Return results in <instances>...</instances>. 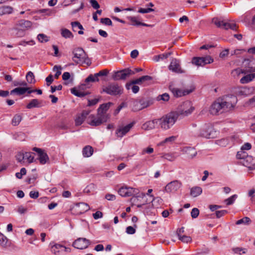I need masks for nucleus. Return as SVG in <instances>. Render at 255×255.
Returning <instances> with one entry per match:
<instances>
[{
    "instance_id": "f8f14e48",
    "label": "nucleus",
    "mask_w": 255,
    "mask_h": 255,
    "mask_svg": "<svg viewBox=\"0 0 255 255\" xmlns=\"http://www.w3.org/2000/svg\"><path fill=\"white\" fill-rule=\"evenodd\" d=\"M90 244V240L84 238H79L73 243L72 246L77 249L84 250L87 249Z\"/></svg>"
},
{
    "instance_id": "79ce46f5",
    "label": "nucleus",
    "mask_w": 255,
    "mask_h": 255,
    "mask_svg": "<svg viewBox=\"0 0 255 255\" xmlns=\"http://www.w3.org/2000/svg\"><path fill=\"white\" fill-rule=\"evenodd\" d=\"M34 153L30 152H26L24 153V160H27L28 163H31L33 161L34 156L32 155Z\"/></svg>"
},
{
    "instance_id": "20e7f679",
    "label": "nucleus",
    "mask_w": 255,
    "mask_h": 255,
    "mask_svg": "<svg viewBox=\"0 0 255 255\" xmlns=\"http://www.w3.org/2000/svg\"><path fill=\"white\" fill-rule=\"evenodd\" d=\"M119 194L122 197H129L133 196L130 199V202L132 203L134 202L138 197H142L145 196V194L142 193L140 195H137L139 191L138 189L133 188L129 187H122L120 188L118 191Z\"/></svg>"
},
{
    "instance_id": "13d9d810",
    "label": "nucleus",
    "mask_w": 255,
    "mask_h": 255,
    "mask_svg": "<svg viewBox=\"0 0 255 255\" xmlns=\"http://www.w3.org/2000/svg\"><path fill=\"white\" fill-rule=\"evenodd\" d=\"M34 44H35V42L32 40L27 41H25V40H22V41H21L19 43V45H22L24 46H25L26 45H34Z\"/></svg>"
},
{
    "instance_id": "412c9836",
    "label": "nucleus",
    "mask_w": 255,
    "mask_h": 255,
    "mask_svg": "<svg viewBox=\"0 0 255 255\" xmlns=\"http://www.w3.org/2000/svg\"><path fill=\"white\" fill-rule=\"evenodd\" d=\"M90 209L89 206L85 203H79L76 204L75 210L78 214H83Z\"/></svg>"
},
{
    "instance_id": "774afa93",
    "label": "nucleus",
    "mask_w": 255,
    "mask_h": 255,
    "mask_svg": "<svg viewBox=\"0 0 255 255\" xmlns=\"http://www.w3.org/2000/svg\"><path fill=\"white\" fill-rule=\"evenodd\" d=\"M90 3L92 6L96 9H98L100 7V5L96 0H91Z\"/></svg>"
},
{
    "instance_id": "69168bd1",
    "label": "nucleus",
    "mask_w": 255,
    "mask_h": 255,
    "mask_svg": "<svg viewBox=\"0 0 255 255\" xmlns=\"http://www.w3.org/2000/svg\"><path fill=\"white\" fill-rule=\"evenodd\" d=\"M126 233L128 234L132 235L135 233V230L131 226H128L126 228Z\"/></svg>"
},
{
    "instance_id": "9b49d317",
    "label": "nucleus",
    "mask_w": 255,
    "mask_h": 255,
    "mask_svg": "<svg viewBox=\"0 0 255 255\" xmlns=\"http://www.w3.org/2000/svg\"><path fill=\"white\" fill-rule=\"evenodd\" d=\"M213 59L210 56L205 57H194L192 58V63L197 66H204L213 62Z\"/></svg>"
},
{
    "instance_id": "680f3d73",
    "label": "nucleus",
    "mask_w": 255,
    "mask_h": 255,
    "mask_svg": "<svg viewBox=\"0 0 255 255\" xmlns=\"http://www.w3.org/2000/svg\"><path fill=\"white\" fill-rule=\"evenodd\" d=\"M227 213H228V211L225 210H221V211H217L216 212V216L217 218H219L224 216Z\"/></svg>"
},
{
    "instance_id": "338daca9",
    "label": "nucleus",
    "mask_w": 255,
    "mask_h": 255,
    "mask_svg": "<svg viewBox=\"0 0 255 255\" xmlns=\"http://www.w3.org/2000/svg\"><path fill=\"white\" fill-rule=\"evenodd\" d=\"M45 81L46 82V85L47 86H50V85L53 82V76L51 74H50L48 77L46 78Z\"/></svg>"
},
{
    "instance_id": "f257e3e1",
    "label": "nucleus",
    "mask_w": 255,
    "mask_h": 255,
    "mask_svg": "<svg viewBox=\"0 0 255 255\" xmlns=\"http://www.w3.org/2000/svg\"><path fill=\"white\" fill-rule=\"evenodd\" d=\"M231 100L226 99H218L211 106L210 112L212 115H218L226 112L232 109L237 102V98L235 96L231 95Z\"/></svg>"
},
{
    "instance_id": "f03ea898",
    "label": "nucleus",
    "mask_w": 255,
    "mask_h": 255,
    "mask_svg": "<svg viewBox=\"0 0 255 255\" xmlns=\"http://www.w3.org/2000/svg\"><path fill=\"white\" fill-rule=\"evenodd\" d=\"M112 103L109 102L108 103L103 104L100 105L97 110V117L93 115H91L89 117V119H91L88 122L89 124L92 126H98L103 123L106 122L109 119V116L106 113V112L110 108Z\"/></svg>"
},
{
    "instance_id": "6e6d98bb",
    "label": "nucleus",
    "mask_w": 255,
    "mask_h": 255,
    "mask_svg": "<svg viewBox=\"0 0 255 255\" xmlns=\"http://www.w3.org/2000/svg\"><path fill=\"white\" fill-rule=\"evenodd\" d=\"M101 22L106 25H112V21L109 18H102L101 19Z\"/></svg>"
},
{
    "instance_id": "dca6fc26",
    "label": "nucleus",
    "mask_w": 255,
    "mask_h": 255,
    "mask_svg": "<svg viewBox=\"0 0 255 255\" xmlns=\"http://www.w3.org/2000/svg\"><path fill=\"white\" fill-rule=\"evenodd\" d=\"M134 124V123L132 122L124 127L119 128L117 130L116 134L118 137H122L130 130V129L133 126Z\"/></svg>"
},
{
    "instance_id": "f3484780",
    "label": "nucleus",
    "mask_w": 255,
    "mask_h": 255,
    "mask_svg": "<svg viewBox=\"0 0 255 255\" xmlns=\"http://www.w3.org/2000/svg\"><path fill=\"white\" fill-rule=\"evenodd\" d=\"M242 163L250 170L255 169V160L251 156L247 155L242 161Z\"/></svg>"
},
{
    "instance_id": "8fccbe9b",
    "label": "nucleus",
    "mask_w": 255,
    "mask_h": 255,
    "mask_svg": "<svg viewBox=\"0 0 255 255\" xmlns=\"http://www.w3.org/2000/svg\"><path fill=\"white\" fill-rule=\"evenodd\" d=\"M179 239L183 243H188L191 242L192 241V239L189 236H187L185 235L183 236H179L178 237Z\"/></svg>"
},
{
    "instance_id": "f704fd0d",
    "label": "nucleus",
    "mask_w": 255,
    "mask_h": 255,
    "mask_svg": "<svg viewBox=\"0 0 255 255\" xmlns=\"http://www.w3.org/2000/svg\"><path fill=\"white\" fill-rule=\"evenodd\" d=\"M132 110L133 111L136 112L142 109L140 102L139 100H133L132 101Z\"/></svg>"
},
{
    "instance_id": "052dcab7",
    "label": "nucleus",
    "mask_w": 255,
    "mask_h": 255,
    "mask_svg": "<svg viewBox=\"0 0 255 255\" xmlns=\"http://www.w3.org/2000/svg\"><path fill=\"white\" fill-rule=\"evenodd\" d=\"M128 19L132 22V25H140V24H137L138 23H141V22L138 21L137 18L135 16H129Z\"/></svg>"
},
{
    "instance_id": "6e6552de",
    "label": "nucleus",
    "mask_w": 255,
    "mask_h": 255,
    "mask_svg": "<svg viewBox=\"0 0 255 255\" xmlns=\"http://www.w3.org/2000/svg\"><path fill=\"white\" fill-rule=\"evenodd\" d=\"M212 22L218 27L226 30L231 29L236 31L238 28L237 24L233 22H229L226 20H221L220 18L214 17L212 19Z\"/></svg>"
},
{
    "instance_id": "4468645a",
    "label": "nucleus",
    "mask_w": 255,
    "mask_h": 255,
    "mask_svg": "<svg viewBox=\"0 0 255 255\" xmlns=\"http://www.w3.org/2000/svg\"><path fill=\"white\" fill-rule=\"evenodd\" d=\"M169 89L173 93L174 97L177 98L188 95L192 92L194 90V88L182 90L178 88H173L171 86L169 87Z\"/></svg>"
},
{
    "instance_id": "2f4dec72",
    "label": "nucleus",
    "mask_w": 255,
    "mask_h": 255,
    "mask_svg": "<svg viewBox=\"0 0 255 255\" xmlns=\"http://www.w3.org/2000/svg\"><path fill=\"white\" fill-rule=\"evenodd\" d=\"M139 101L142 109L149 107L153 103V100L150 98L142 99Z\"/></svg>"
},
{
    "instance_id": "c756f323",
    "label": "nucleus",
    "mask_w": 255,
    "mask_h": 255,
    "mask_svg": "<svg viewBox=\"0 0 255 255\" xmlns=\"http://www.w3.org/2000/svg\"><path fill=\"white\" fill-rule=\"evenodd\" d=\"M93 153V149L92 146L87 145L85 146L82 150V153L84 157H89L91 156Z\"/></svg>"
},
{
    "instance_id": "603ef678",
    "label": "nucleus",
    "mask_w": 255,
    "mask_h": 255,
    "mask_svg": "<svg viewBox=\"0 0 255 255\" xmlns=\"http://www.w3.org/2000/svg\"><path fill=\"white\" fill-rule=\"evenodd\" d=\"M157 100H162L163 101H168L169 99V95L167 93H164L162 95H159L157 98Z\"/></svg>"
},
{
    "instance_id": "4d7b16f0",
    "label": "nucleus",
    "mask_w": 255,
    "mask_h": 255,
    "mask_svg": "<svg viewBox=\"0 0 255 255\" xmlns=\"http://www.w3.org/2000/svg\"><path fill=\"white\" fill-rule=\"evenodd\" d=\"M199 214V210L196 208H193L191 212V217L193 218H196Z\"/></svg>"
},
{
    "instance_id": "e2e57ef3",
    "label": "nucleus",
    "mask_w": 255,
    "mask_h": 255,
    "mask_svg": "<svg viewBox=\"0 0 255 255\" xmlns=\"http://www.w3.org/2000/svg\"><path fill=\"white\" fill-rule=\"evenodd\" d=\"M176 139V136H171L170 137L166 138L163 141V143H172L174 141H175Z\"/></svg>"
},
{
    "instance_id": "0e129e2a",
    "label": "nucleus",
    "mask_w": 255,
    "mask_h": 255,
    "mask_svg": "<svg viewBox=\"0 0 255 255\" xmlns=\"http://www.w3.org/2000/svg\"><path fill=\"white\" fill-rule=\"evenodd\" d=\"M62 89V86L61 85H59L58 86H51V92L52 93H53L56 90L60 91V90H61Z\"/></svg>"
},
{
    "instance_id": "aec40b11",
    "label": "nucleus",
    "mask_w": 255,
    "mask_h": 255,
    "mask_svg": "<svg viewBox=\"0 0 255 255\" xmlns=\"http://www.w3.org/2000/svg\"><path fill=\"white\" fill-rule=\"evenodd\" d=\"M169 69L170 70L176 73H182L180 67L179 61L176 59H173L172 60L169 66Z\"/></svg>"
},
{
    "instance_id": "ddd939ff",
    "label": "nucleus",
    "mask_w": 255,
    "mask_h": 255,
    "mask_svg": "<svg viewBox=\"0 0 255 255\" xmlns=\"http://www.w3.org/2000/svg\"><path fill=\"white\" fill-rule=\"evenodd\" d=\"M32 150L37 152V159L41 164H45L49 162V157L44 150L37 147H33Z\"/></svg>"
},
{
    "instance_id": "c85d7f7f",
    "label": "nucleus",
    "mask_w": 255,
    "mask_h": 255,
    "mask_svg": "<svg viewBox=\"0 0 255 255\" xmlns=\"http://www.w3.org/2000/svg\"><path fill=\"white\" fill-rule=\"evenodd\" d=\"M255 78V73L248 74L241 79L240 82L243 84H247L253 81Z\"/></svg>"
},
{
    "instance_id": "7c9ffc66",
    "label": "nucleus",
    "mask_w": 255,
    "mask_h": 255,
    "mask_svg": "<svg viewBox=\"0 0 255 255\" xmlns=\"http://www.w3.org/2000/svg\"><path fill=\"white\" fill-rule=\"evenodd\" d=\"M13 11V8L10 6L4 5L0 7V15L10 14Z\"/></svg>"
},
{
    "instance_id": "5fc2aeb1",
    "label": "nucleus",
    "mask_w": 255,
    "mask_h": 255,
    "mask_svg": "<svg viewBox=\"0 0 255 255\" xmlns=\"http://www.w3.org/2000/svg\"><path fill=\"white\" fill-rule=\"evenodd\" d=\"M16 158L18 162H22L24 160V155L23 152H18L16 155Z\"/></svg>"
},
{
    "instance_id": "4be33fe9",
    "label": "nucleus",
    "mask_w": 255,
    "mask_h": 255,
    "mask_svg": "<svg viewBox=\"0 0 255 255\" xmlns=\"http://www.w3.org/2000/svg\"><path fill=\"white\" fill-rule=\"evenodd\" d=\"M157 125H159L158 119H155L144 123L142 125V128L144 130H150L154 128H155V126Z\"/></svg>"
},
{
    "instance_id": "a878e982",
    "label": "nucleus",
    "mask_w": 255,
    "mask_h": 255,
    "mask_svg": "<svg viewBox=\"0 0 255 255\" xmlns=\"http://www.w3.org/2000/svg\"><path fill=\"white\" fill-rule=\"evenodd\" d=\"M152 80V77H151L150 76H148V75H145V76H142L137 79H135L134 80H132V83L135 84H140L142 83H143L144 82L151 81Z\"/></svg>"
},
{
    "instance_id": "bf43d9fd",
    "label": "nucleus",
    "mask_w": 255,
    "mask_h": 255,
    "mask_svg": "<svg viewBox=\"0 0 255 255\" xmlns=\"http://www.w3.org/2000/svg\"><path fill=\"white\" fill-rule=\"evenodd\" d=\"M154 11V9L151 8H140L138 9V12L141 13H148L151 11Z\"/></svg>"
},
{
    "instance_id": "a211bd4d",
    "label": "nucleus",
    "mask_w": 255,
    "mask_h": 255,
    "mask_svg": "<svg viewBox=\"0 0 255 255\" xmlns=\"http://www.w3.org/2000/svg\"><path fill=\"white\" fill-rule=\"evenodd\" d=\"M90 111L84 110L81 114L77 115L75 120V125L79 126L81 125L84 122L86 117L90 114Z\"/></svg>"
},
{
    "instance_id": "37998d69",
    "label": "nucleus",
    "mask_w": 255,
    "mask_h": 255,
    "mask_svg": "<svg viewBox=\"0 0 255 255\" xmlns=\"http://www.w3.org/2000/svg\"><path fill=\"white\" fill-rule=\"evenodd\" d=\"M251 222V219L247 217H245L240 220H239L236 222L237 225H241V224H244V225H249Z\"/></svg>"
},
{
    "instance_id": "6ab92c4d",
    "label": "nucleus",
    "mask_w": 255,
    "mask_h": 255,
    "mask_svg": "<svg viewBox=\"0 0 255 255\" xmlns=\"http://www.w3.org/2000/svg\"><path fill=\"white\" fill-rule=\"evenodd\" d=\"M15 25L25 31L31 27L32 22L29 20L20 19L18 20Z\"/></svg>"
},
{
    "instance_id": "72a5a7b5",
    "label": "nucleus",
    "mask_w": 255,
    "mask_h": 255,
    "mask_svg": "<svg viewBox=\"0 0 255 255\" xmlns=\"http://www.w3.org/2000/svg\"><path fill=\"white\" fill-rule=\"evenodd\" d=\"M241 74H246V71L244 69L238 68L233 70L231 72L232 76L235 78H238Z\"/></svg>"
},
{
    "instance_id": "473e14b6",
    "label": "nucleus",
    "mask_w": 255,
    "mask_h": 255,
    "mask_svg": "<svg viewBox=\"0 0 255 255\" xmlns=\"http://www.w3.org/2000/svg\"><path fill=\"white\" fill-rule=\"evenodd\" d=\"M202 192V188L198 186L192 187L190 190V195L194 197H196L200 195Z\"/></svg>"
},
{
    "instance_id": "c03bdc74",
    "label": "nucleus",
    "mask_w": 255,
    "mask_h": 255,
    "mask_svg": "<svg viewBox=\"0 0 255 255\" xmlns=\"http://www.w3.org/2000/svg\"><path fill=\"white\" fill-rule=\"evenodd\" d=\"M237 198V195L236 194L233 195L228 199H226L224 200V202L227 205H230L234 203L235 200Z\"/></svg>"
},
{
    "instance_id": "b1692460",
    "label": "nucleus",
    "mask_w": 255,
    "mask_h": 255,
    "mask_svg": "<svg viewBox=\"0 0 255 255\" xmlns=\"http://www.w3.org/2000/svg\"><path fill=\"white\" fill-rule=\"evenodd\" d=\"M11 31V34L17 37H22L25 34V31L20 29L16 25H14V27L10 29Z\"/></svg>"
},
{
    "instance_id": "c9c22d12",
    "label": "nucleus",
    "mask_w": 255,
    "mask_h": 255,
    "mask_svg": "<svg viewBox=\"0 0 255 255\" xmlns=\"http://www.w3.org/2000/svg\"><path fill=\"white\" fill-rule=\"evenodd\" d=\"M71 91L72 94L78 97H83L89 94V93L88 92L81 91L80 90L77 89L75 88H72L71 90Z\"/></svg>"
},
{
    "instance_id": "1a4fd4ad",
    "label": "nucleus",
    "mask_w": 255,
    "mask_h": 255,
    "mask_svg": "<svg viewBox=\"0 0 255 255\" xmlns=\"http://www.w3.org/2000/svg\"><path fill=\"white\" fill-rule=\"evenodd\" d=\"M134 74V72L129 68H126L122 70L114 71L112 78L115 81L121 80H125L130 75Z\"/></svg>"
},
{
    "instance_id": "09e8293b",
    "label": "nucleus",
    "mask_w": 255,
    "mask_h": 255,
    "mask_svg": "<svg viewBox=\"0 0 255 255\" xmlns=\"http://www.w3.org/2000/svg\"><path fill=\"white\" fill-rule=\"evenodd\" d=\"M37 39L40 42H46L49 41L48 37L44 34H39Z\"/></svg>"
},
{
    "instance_id": "3c124183",
    "label": "nucleus",
    "mask_w": 255,
    "mask_h": 255,
    "mask_svg": "<svg viewBox=\"0 0 255 255\" xmlns=\"http://www.w3.org/2000/svg\"><path fill=\"white\" fill-rule=\"evenodd\" d=\"M234 252L236 254L242 255L246 253L247 250L245 248H236L233 249Z\"/></svg>"
},
{
    "instance_id": "cd10ccee",
    "label": "nucleus",
    "mask_w": 255,
    "mask_h": 255,
    "mask_svg": "<svg viewBox=\"0 0 255 255\" xmlns=\"http://www.w3.org/2000/svg\"><path fill=\"white\" fill-rule=\"evenodd\" d=\"M41 102L36 99H33L26 105V108L30 109L33 108L40 107Z\"/></svg>"
},
{
    "instance_id": "5701e85b",
    "label": "nucleus",
    "mask_w": 255,
    "mask_h": 255,
    "mask_svg": "<svg viewBox=\"0 0 255 255\" xmlns=\"http://www.w3.org/2000/svg\"><path fill=\"white\" fill-rule=\"evenodd\" d=\"M243 63L246 68L244 70L246 74L247 73L255 72V67L253 65L252 61L249 59H245Z\"/></svg>"
},
{
    "instance_id": "a19ab883",
    "label": "nucleus",
    "mask_w": 255,
    "mask_h": 255,
    "mask_svg": "<svg viewBox=\"0 0 255 255\" xmlns=\"http://www.w3.org/2000/svg\"><path fill=\"white\" fill-rule=\"evenodd\" d=\"M62 247H64V246L58 244H55L52 247L51 251L55 255H58L60 252L59 250Z\"/></svg>"
},
{
    "instance_id": "7ed1b4c3",
    "label": "nucleus",
    "mask_w": 255,
    "mask_h": 255,
    "mask_svg": "<svg viewBox=\"0 0 255 255\" xmlns=\"http://www.w3.org/2000/svg\"><path fill=\"white\" fill-rule=\"evenodd\" d=\"M178 118V115L175 112H171L158 119L159 126L162 129L167 130L171 128Z\"/></svg>"
},
{
    "instance_id": "e433bc0d",
    "label": "nucleus",
    "mask_w": 255,
    "mask_h": 255,
    "mask_svg": "<svg viewBox=\"0 0 255 255\" xmlns=\"http://www.w3.org/2000/svg\"><path fill=\"white\" fill-rule=\"evenodd\" d=\"M8 239L3 234L0 232V245L3 248H6L8 245Z\"/></svg>"
},
{
    "instance_id": "423d86ee",
    "label": "nucleus",
    "mask_w": 255,
    "mask_h": 255,
    "mask_svg": "<svg viewBox=\"0 0 255 255\" xmlns=\"http://www.w3.org/2000/svg\"><path fill=\"white\" fill-rule=\"evenodd\" d=\"M123 91L122 86L116 83H112L103 87L101 93L105 92L111 96H117L122 94Z\"/></svg>"
},
{
    "instance_id": "4c0bfd02",
    "label": "nucleus",
    "mask_w": 255,
    "mask_h": 255,
    "mask_svg": "<svg viewBox=\"0 0 255 255\" xmlns=\"http://www.w3.org/2000/svg\"><path fill=\"white\" fill-rule=\"evenodd\" d=\"M26 79L28 83L30 84H34L35 83V79L34 78V75L31 71H29L26 75Z\"/></svg>"
},
{
    "instance_id": "0eeeda50",
    "label": "nucleus",
    "mask_w": 255,
    "mask_h": 255,
    "mask_svg": "<svg viewBox=\"0 0 255 255\" xmlns=\"http://www.w3.org/2000/svg\"><path fill=\"white\" fill-rule=\"evenodd\" d=\"M194 108L192 106L191 103L189 101L184 102L179 107L177 111H175L178 115V117L181 116L182 117L188 116L191 114Z\"/></svg>"
},
{
    "instance_id": "49530a36",
    "label": "nucleus",
    "mask_w": 255,
    "mask_h": 255,
    "mask_svg": "<svg viewBox=\"0 0 255 255\" xmlns=\"http://www.w3.org/2000/svg\"><path fill=\"white\" fill-rule=\"evenodd\" d=\"M12 84H13V86H14L15 87L22 86V87H27V84L25 81H19L15 80V81H13Z\"/></svg>"
},
{
    "instance_id": "58836bf2",
    "label": "nucleus",
    "mask_w": 255,
    "mask_h": 255,
    "mask_svg": "<svg viewBox=\"0 0 255 255\" xmlns=\"http://www.w3.org/2000/svg\"><path fill=\"white\" fill-rule=\"evenodd\" d=\"M61 35L65 38L73 37V35L72 32L66 28L62 29L61 30Z\"/></svg>"
},
{
    "instance_id": "393cba45",
    "label": "nucleus",
    "mask_w": 255,
    "mask_h": 255,
    "mask_svg": "<svg viewBox=\"0 0 255 255\" xmlns=\"http://www.w3.org/2000/svg\"><path fill=\"white\" fill-rule=\"evenodd\" d=\"M28 90L27 87H17L10 92V95L16 94L18 96L24 94Z\"/></svg>"
},
{
    "instance_id": "de8ad7c7",
    "label": "nucleus",
    "mask_w": 255,
    "mask_h": 255,
    "mask_svg": "<svg viewBox=\"0 0 255 255\" xmlns=\"http://www.w3.org/2000/svg\"><path fill=\"white\" fill-rule=\"evenodd\" d=\"M61 69H62V68H61V66L55 65L54 66V67L53 68V71L56 70V72L55 74L54 75V77L56 79L58 78L59 76L61 74Z\"/></svg>"
},
{
    "instance_id": "2eb2a0df",
    "label": "nucleus",
    "mask_w": 255,
    "mask_h": 255,
    "mask_svg": "<svg viewBox=\"0 0 255 255\" xmlns=\"http://www.w3.org/2000/svg\"><path fill=\"white\" fill-rule=\"evenodd\" d=\"M181 183L177 180H174L167 184L165 187V191L168 193L175 192L181 187Z\"/></svg>"
},
{
    "instance_id": "39448f33",
    "label": "nucleus",
    "mask_w": 255,
    "mask_h": 255,
    "mask_svg": "<svg viewBox=\"0 0 255 255\" xmlns=\"http://www.w3.org/2000/svg\"><path fill=\"white\" fill-rule=\"evenodd\" d=\"M74 56L73 60L76 63H85L88 66L91 64V60L88 57V55L82 48H77L73 51Z\"/></svg>"
},
{
    "instance_id": "ea45409f",
    "label": "nucleus",
    "mask_w": 255,
    "mask_h": 255,
    "mask_svg": "<svg viewBox=\"0 0 255 255\" xmlns=\"http://www.w3.org/2000/svg\"><path fill=\"white\" fill-rule=\"evenodd\" d=\"M22 120V117L20 115H15L12 120V125L14 126H17Z\"/></svg>"
},
{
    "instance_id": "9d476101",
    "label": "nucleus",
    "mask_w": 255,
    "mask_h": 255,
    "mask_svg": "<svg viewBox=\"0 0 255 255\" xmlns=\"http://www.w3.org/2000/svg\"><path fill=\"white\" fill-rule=\"evenodd\" d=\"M214 130L211 125L209 124H205L199 130L198 136L206 138H210L214 137Z\"/></svg>"
},
{
    "instance_id": "864d4df0",
    "label": "nucleus",
    "mask_w": 255,
    "mask_h": 255,
    "mask_svg": "<svg viewBox=\"0 0 255 255\" xmlns=\"http://www.w3.org/2000/svg\"><path fill=\"white\" fill-rule=\"evenodd\" d=\"M109 73V71L107 69H104L99 71V72L97 73H95V77H97L98 78L100 76H105L108 75Z\"/></svg>"
},
{
    "instance_id": "bb28decb",
    "label": "nucleus",
    "mask_w": 255,
    "mask_h": 255,
    "mask_svg": "<svg viewBox=\"0 0 255 255\" xmlns=\"http://www.w3.org/2000/svg\"><path fill=\"white\" fill-rule=\"evenodd\" d=\"M184 151L188 155V157L190 158H193L197 154V152L195 148L191 147H185L184 148Z\"/></svg>"
},
{
    "instance_id": "a18cd8bd",
    "label": "nucleus",
    "mask_w": 255,
    "mask_h": 255,
    "mask_svg": "<svg viewBox=\"0 0 255 255\" xmlns=\"http://www.w3.org/2000/svg\"><path fill=\"white\" fill-rule=\"evenodd\" d=\"M99 81V78L95 77V74L94 75L90 74L85 80L86 83L88 82H98Z\"/></svg>"
}]
</instances>
